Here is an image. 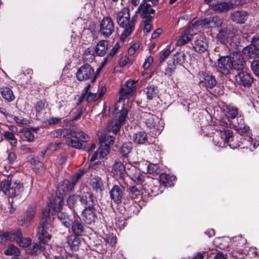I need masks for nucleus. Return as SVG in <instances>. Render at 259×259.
Returning <instances> with one entry per match:
<instances>
[{"label":"nucleus","mask_w":259,"mask_h":259,"mask_svg":"<svg viewBox=\"0 0 259 259\" xmlns=\"http://www.w3.org/2000/svg\"><path fill=\"white\" fill-rule=\"evenodd\" d=\"M115 135H107V137L105 134L101 133L99 137L100 146L98 147L95 144H93L88 149V152L90 160V166L96 169L97 165L101 164V162L99 161L94 163L93 162L98 158H104L109 153L110 150L109 145L113 143Z\"/></svg>","instance_id":"1"},{"label":"nucleus","mask_w":259,"mask_h":259,"mask_svg":"<svg viewBox=\"0 0 259 259\" xmlns=\"http://www.w3.org/2000/svg\"><path fill=\"white\" fill-rule=\"evenodd\" d=\"M136 16L130 17V10L123 8L116 13V20L117 24L123 29L121 33L122 38H126L134 31L136 22Z\"/></svg>","instance_id":"2"},{"label":"nucleus","mask_w":259,"mask_h":259,"mask_svg":"<svg viewBox=\"0 0 259 259\" xmlns=\"http://www.w3.org/2000/svg\"><path fill=\"white\" fill-rule=\"evenodd\" d=\"M139 120L141 123L145 124L147 130L153 135L157 136L160 134L163 128V123L157 116L150 112L142 111L139 113Z\"/></svg>","instance_id":"3"},{"label":"nucleus","mask_w":259,"mask_h":259,"mask_svg":"<svg viewBox=\"0 0 259 259\" xmlns=\"http://www.w3.org/2000/svg\"><path fill=\"white\" fill-rule=\"evenodd\" d=\"M0 189L6 195L14 198L21 194L24 187L22 183L13 181L11 177H8L1 182Z\"/></svg>","instance_id":"4"},{"label":"nucleus","mask_w":259,"mask_h":259,"mask_svg":"<svg viewBox=\"0 0 259 259\" xmlns=\"http://www.w3.org/2000/svg\"><path fill=\"white\" fill-rule=\"evenodd\" d=\"M67 135L71 138H74L77 139L74 140L69 138L66 142L67 145L77 149L82 148V145L81 142H87L90 139L89 136L81 131L70 130L67 132Z\"/></svg>","instance_id":"5"},{"label":"nucleus","mask_w":259,"mask_h":259,"mask_svg":"<svg viewBox=\"0 0 259 259\" xmlns=\"http://www.w3.org/2000/svg\"><path fill=\"white\" fill-rule=\"evenodd\" d=\"M233 132L228 129L222 131V130H217L212 136V141L214 145L218 147H224L226 144L233 149L230 144H229L230 140L232 138Z\"/></svg>","instance_id":"6"},{"label":"nucleus","mask_w":259,"mask_h":259,"mask_svg":"<svg viewBox=\"0 0 259 259\" xmlns=\"http://www.w3.org/2000/svg\"><path fill=\"white\" fill-rule=\"evenodd\" d=\"M76 77L80 81L90 80L92 83H94L96 80L97 74L90 64H85L78 69Z\"/></svg>","instance_id":"7"},{"label":"nucleus","mask_w":259,"mask_h":259,"mask_svg":"<svg viewBox=\"0 0 259 259\" xmlns=\"http://www.w3.org/2000/svg\"><path fill=\"white\" fill-rule=\"evenodd\" d=\"M205 3L211 7L216 13H223L228 12L234 8V4L232 0L223 1L222 0H204Z\"/></svg>","instance_id":"8"},{"label":"nucleus","mask_w":259,"mask_h":259,"mask_svg":"<svg viewBox=\"0 0 259 259\" xmlns=\"http://www.w3.org/2000/svg\"><path fill=\"white\" fill-rule=\"evenodd\" d=\"M52 224L49 220H46L42 222L37 228V237L40 242L46 243L49 241L51 238V235L49 232L52 228Z\"/></svg>","instance_id":"9"},{"label":"nucleus","mask_w":259,"mask_h":259,"mask_svg":"<svg viewBox=\"0 0 259 259\" xmlns=\"http://www.w3.org/2000/svg\"><path fill=\"white\" fill-rule=\"evenodd\" d=\"M115 26L112 19L109 16L103 18L100 23L99 33L105 38L109 37L114 32Z\"/></svg>","instance_id":"10"},{"label":"nucleus","mask_w":259,"mask_h":259,"mask_svg":"<svg viewBox=\"0 0 259 259\" xmlns=\"http://www.w3.org/2000/svg\"><path fill=\"white\" fill-rule=\"evenodd\" d=\"M80 203L85 205V207L95 206L97 200L94 195L90 191L89 188L85 186L79 191L78 194Z\"/></svg>","instance_id":"11"},{"label":"nucleus","mask_w":259,"mask_h":259,"mask_svg":"<svg viewBox=\"0 0 259 259\" xmlns=\"http://www.w3.org/2000/svg\"><path fill=\"white\" fill-rule=\"evenodd\" d=\"M125 176H127L134 182L141 184L144 180V176L142 175L136 166L131 163H126Z\"/></svg>","instance_id":"12"},{"label":"nucleus","mask_w":259,"mask_h":259,"mask_svg":"<svg viewBox=\"0 0 259 259\" xmlns=\"http://www.w3.org/2000/svg\"><path fill=\"white\" fill-rule=\"evenodd\" d=\"M98 213L95 206L85 207L82 212V219L87 224H94L98 220Z\"/></svg>","instance_id":"13"},{"label":"nucleus","mask_w":259,"mask_h":259,"mask_svg":"<svg viewBox=\"0 0 259 259\" xmlns=\"http://www.w3.org/2000/svg\"><path fill=\"white\" fill-rule=\"evenodd\" d=\"M200 84L206 88L211 89L217 84V80L215 77L211 74L202 72L199 73Z\"/></svg>","instance_id":"14"},{"label":"nucleus","mask_w":259,"mask_h":259,"mask_svg":"<svg viewBox=\"0 0 259 259\" xmlns=\"http://www.w3.org/2000/svg\"><path fill=\"white\" fill-rule=\"evenodd\" d=\"M35 215V206L28 207L24 216H20L18 219V224L20 226L28 227Z\"/></svg>","instance_id":"15"},{"label":"nucleus","mask_w":259,"mask_h":259,"mask_svg":"<svg viewBox=\"0 0 259 259\" xmlns=\"http://www.w3.org/2000/svg\"><path fill=\"white\" fill-rule=\"evenodd\" d=\"M235 80L239 85L244 87H249L253 82V77L249 73L241 71L236 75Z\"/></svg>","instance_id":"16"},{"label":"nucleus","mask_w":259,"mask_h":259,"mask_svg":"<svg viewBox=\"0 0 259 259\" xmlns=\"http://www.w3.org/2000/svg\"><path fill=\"white\" fill-rule=\"evenodd\" d=\"M70 227L72 233L76 236H83L85 233V226L79 218L73 217Z\"/></svg>","instance_id":"17"},{"label":"nucleus","mask_w":259,"mask_h":259,"mask_svg":"<svg viewBox=\"0 0 259 259\" xmlns=\"http://www.w3.org/2000/svg\"><path fill=\"white\" fill-rule=\"evenodd\" d=\"M135 12L136 15L140 14L142 18L152 19L155 13V10L151 7L150 4L147 1L145 2V4L142 6L139 12H137V10H136Z\"/></svg>","instance_id":"18"},{"label":"nucleus","mask_w":259,"mask_h":259,"mask_svg":"<svg viewBox=\"0 0 259 259\" xmlns=\"http://www.w3.org/2000/svg\"><path fill=\"white\" fill-rule=\"evenodd\" d=\"M232 62L229 56L221 57L218 59V68L219 71L227 74L232 68Z\"/></svg>","instance_id":"19"},{"label":"nucleus","mask_w":259,"mask_h":259,"mask_svg":"<svg viewBox=\"0 0 259 259\" xmlns=\"http://www.w3.org/2000/svg\"><path fill=\"white\" fill-rule=\"evenodd\" d=\"M232 62V68L242 70L245 66V61L242 55L238 52H233L230 56Z\"/></svg>","instance_id":"20"},{"label":"nucleus","mask_w":259,"mask_h":259,"mask_svg":"<svg viewBox=\"0 0 259 259\" xmlns=\"http://www.w3.org/2000/svg\"><path fill=\"white\" fill-rule=\"evenodd\" d=\"M248 13L243 10H237L232 12L230 18L232 21L237 24H244L247 20Z\"/></svg>","instance_id":"21"},{"label":"nucleus","mask_w":259,"mask_h":259,"mask_svg":"<svg viewBox=\"0 0 259 259\" xmlns=\"http://www.w3.org/2000/svg\"><path fill=\"white\" fill-rule=\"evenodd\" d=\"M193 47L194 50L198 53H202L205 52L208 47V43L206 37L204 36H201L197 38L194 41Z\"/></svg>","instance_id":"22"},{"label":"nucleus","mask_w":259,"mask_h":259,"mask_svg":"<svg viewBox=\"0 0 259 259\" xmlns=\"http://www.w3.org/2000/svg\"><path fill=\"white\" fill-rule=\"evenodd\" d=\"M126 163L123 164L119 160H116L113 165L112 173L116 177L123 179L125 176Z\"/></svg>","instance_id":"23"},{"label":"nucleus","mask_w":259,"mask_h":259,"mask_svg":"<svg viewBox=\"0 0 259 259\" xmlns=\"http://www.w3.org/2000/svg\"><path fill=\"white\" fill-rule=\"evenodd\" d=\"M122 189L118 185H114L110 191L111 199L116 204L121 202L123 198Z\"/></svg>","instance_id":"24"},{"label":"nucleus","mask_w":259,"mask_h":259,"mask_svg":"<svg viewBox=\"0 0 259 259\" xmlns=\"http://www.w3.org/2000/svg\"><path fill=\"white\" fill-rule=\"evenodd\" d=\"M14 237L13 241H16L20 246L26 247L31 245V239L29 238L22 237V232L19 230L14 231Z\"/></svg>","instance_id":"25"},{"label":"nucleus","mask_w":259,"mask_h":259,"mask_svg":"<svg viewBox=\"0 0 259 259\" xmlns=\"http://www.w3.org/2000/svg\"><path fill=\"white\" fill-rule=\"evenodd\" d=\"M242 53L247 59H255L259 57V49L251 44L244 48Z\"/></svg>","instance_id":"26"},{"label":"nucleus","mask_w":259,"mask_h":259,"mask_svg":"<svg viewBox=\"0 0 259 259\" xmlns=\"http://www.w3.org/2000/svg\"><path fill=\"white\" fill-rule=\"evenodd\" d=\"M159 181L156 180L157 184L163 185L164 187H170L173 185L174 181L176 180V177L170 176L165 174H161L159 176Z\"/></svg>","instance_id":"27"},{"label":"nucleus","mask_w":259,"mask_h":259,"mask_svg":"<svg viewBox=\"0 0 259 259\" xmlns=\"http://www.w3.org/2000/svg\"><path fill=\"white\" fill-rule=\"evenodd\" d=\"M108 47V42L106 40H101L96 45L95 53L98 56H104L107 52Z\"/></svg>","instance_id":"28"},{"label":"nucleus","mask_w":259,"mask_h":259,"mask_svg":"<svg viewBox=\"0 0 259 259\" xmlns=\"http://www.w3.org/2000/svg\"><path fill=\"white\" fill-rule=\"evenodd\" d=\"M193 38V34L190 33V29L187 28L180 35L177 41V45L181 46L189 42Z\"/></svg>","instance_id":"29"},{"label":"nucleus","mask_w":259,"mask_h":259,"mask_svg":"<svg viewBox=\"0 0 259 259\" xmlns=\"http://www.w3.org/2000/svg\"><path fill=\"white\" fill-rule=\"evenodd\" d=\"M73 189L72 185L70 184V181L68 180H64L58 186L57 192L60 195H63L67 192L71 191Z\"/></svg>","instance_id":"30"},{"label":"nucleus","mask_w":259,"mask_h":259,"mask_svg":"<svg viewBox=\"0 0 259 259\" xmlns=\"http://www.w3.org/2000/svg\"><path fill=\"white\" fill-rule=\"evenodd\" d=\"M222 111L227 118L229 119H234L239 114L238 109L230 105L224 106Z\"/></svg>","instance_id":"31"},{"label":"nucleus","mask_w":259,"mask_h":259,"mask_svg":"<svg viewBox=\"0 0 259 259\" xmlns=\"http://www.w3.org/2000/svg\"><path fill=\"white\" fill-rule=\"evenodd\" d=\"M142 194V186L138 185L130 188L128 195L133 201H136V200H138L141 198Z\"/></svg>","instance_id":"32"},{"label":"nucleus","mask_w":259,"mask_h":259,"mask_svg":"<svg viewBox=\"0 0 259 259\" xmlns=\"http://www.w3.org/2000/svg\"><path fill=\"white\" fill-rule=\"evenodd\" d=\"M59 220L64 227L67 228H70L71 222L73 218L68 215L67 213L59 211L57 214Z\"/></svg>","instance_id":"33"},{"label":"nucleus","mask_w":259,"mask_h":259,"mask_svg":"<svg viewBox=\"0 0 259 259\" xmlns=\"http://www.w3.org/2000/svg\"><path fill=\"white\" fill-rule=\"evenodd\" d=\"M75 235H71L67 237V243L72 250L77 249L80 243V239Z\"/></svg>","instance_id":"34"},{"label":"nucleus","mask_w":259,"mask_h":259,"mask_svg":"<svg viewBox=\"0 0 259 259\" xmlns=\"http://www.w3.org/2000/svg\"><path fill=\"white\" fill-rule=\"evenodd\" d=\"M133 141L137 144H143L147 141V135L145 132H139L133 135Z\"/></svg>","instance_id":"35"},{"label":"nucleus","mask_w":259,"mask_h":259,"mask_svg":"<svg viewBox=\"0 0 259 259\" xmlns=\"http://www.w3.org/2000/svg\"><path fill=\"white\" fill-rule=\"evenodd\" d=\"M149 99H154L158 96V89L154 85H149L144 90Z\"/></svg>","instance_id":"36"},{"label":"nucleus","mask_w":259,"mask_h":259,"mask_svg":"<svg viewBox=\"0 0 259 259\" xmlns=\"http://www.w3.org/2000/svg\"><path fill=\"white\" fill-rule=\"evenodd\" d=\"M236 117L238 123L237 125H235L236 129L241 134H242L244 133H246L249 130V126L245 125L243 117L241 115L238 116H237Z\"/></svg>","instance_id":"37"},{"label":"nucleus","mask_w":259,"mask_h":259,"mask_svg":"<svg viewBox=\"0 0 259 259\" xmlns=\"http://www.w3.org/2000/svg\"><path fill=\"white\" fill-rule=\"evenodd\" d=\"M90 185L92 188L96 192L102 191V181L98 176H95L91 179Z\"/></svg>","instance_id":"38"},{"label":"nucleus","mask_w":259,"mask_h":259,"mask_svg":"<svg viewBox=\"0 0 259 259\" xmlns=\"http://www.w3.org/2000/svg\"><path fill=\"white\" fill-rule=\"evenodd\" d=\"M1 93L2 97L8 102H11L15 98L12 90L9 88H2L1 89Z\"/></svg>","instance_id":"39"},{"label":"nucleus","mask_w":259,"mask_h":259,"mask_svg":"<svg viewBox=\"0 0 259 259\" xmlns=\"http://www.w3.org/2000/svg\"><path fill=\"white\" fill-rule=\"evenodd\" d=\"M135 91L131 88L128 89L124 87H122L120 90V97L121 99L124 100L132 97L134 95Z\"/></svg>","instance_id":"40"},{"label":"nucleus","mask_w":259,"mask_h":259,"mask_svg":"<svg viewBox=\"0 0 259 259\" xmlns=\"http://www.w3.org/2000/svg\"><path fill=\"white\" fill-rule=\"evenodd\" d=\"M86 172L85 169H78L71 178L70 184L74 188L75 185L80 178Z\"/></svg>","instance_id":"41"},{"label":"nucleus","mask_w":259,"mask_h":259,"mask_svg":"<svg viewBox=\"0 0 259 259\" xmlns=\"http://www.w3.org/2000/svg\"><path fill=\"white\" fill-rule=\"evenodd\" d=\"M124 100L119 98L118 101L114 105L113 113L114 114L118 115V114L122 113L123 110H127L124 109Z\"/></svg>","instance_id":"42"},{"label":"nucleus","mask_w":259,"mask_h":259,"mask_svg":"<svg viewBox=\"0 0 259 259\" xmlns=\"http://www.w3.org/2000/svg\"><path fill=\"white\" fill-rule=\"evenodd\" d=\"M121 125L116 119L109 122L107 125V130L109 131L112 132L114 135H116L119 131Z\"/></svg>","instance_id":"43"},{"label":"nucleus","mask_w":259,"mask_h":259,"mask_svg":"<svg viewBox=\"0 0 259 259\" xmlns=\"http://www.w3.org/2000/svg\"><path fill=\"white\" fill-rule=\"evenodd\" d=\"M229 32L227 29L220 30L217 35V38L222 44H226L228 41Z\"/></svg>","instance_id":"44"},{"label":"nucleus","mask_w":259,"mask_h":259,"mask_svg":"<svg viewBox=\"0 0 259 259\" xmlns=\"http://www.w3.org/2000/svg\"><path fill=\"white\" fill-rule=\"evenodd\" d=\"M5 254L7 255L18 256L20 254V251L18 247L13 244H9L5 251Z\"/></svg>","instance_id":"45"},{"label":"nucleus","mask_w":259,"mask_h":259,"mask_svg":"<svg viewBox=\"0 0 259 259\" xmlns=\"http://www.w3.org/2000/svg\"><path fill=\"white\" fill-rule=\"evenodd\" d=\"M3 136L6 139L10 141L11 146H16L17 143V139L15 138L13 133L10 131H6L4 133Z\"/></svg>","instance_id":"46"},{"label":"nucleus","mask_w":259,"mask_h":259,"mask_svg":"<svg viewBox=\"0 0 259 259\" xmlns=\"http://www.w3.org/2000/svg\"><path fill=\"white\" fill-rule=\"evenodd\" d=\"M147 0H130V5L132 10L136 8L137 12H139L141 7L143 5L145 4Z\"/></svg>","instance_id":"47"},{"label":"nucleus","mask_w":259,"mask_h":259,"mask_svg":"<svg viewBox=\"0 0 259 259\" xmlns=\"http://www.w3.org/2000/svg\"><path fill=\"white\" fill-rule=\"evenodd\" d=\"M21 132L28 142H31L33 141L34 136L31 131V130L24 127L21 130Z\"/></svg>","instance_id":"48"},{"label":"nucleus","mask_w":259,"mask_h":259,"mask_svg":"<svg viewBox=\"0 0 259 259\" xmlns=\"http://www.w3.org/2000/svg\"><path fill=\"white\" fill-rule=\"evenodd\" d=\"M14 231L3 233L0 235V243L4 244L7 240L13 241V239H14Z\"/></svg>","instance_id":"49"},{"label":"nucleus","mask_w":259,"mask_h":259,"mask_svg":"<svg viewBox=\"0 0 259 259\" xmlns=\"http://www.w3.org/2000/svg\"><path fill=\"white\" fill-rule=\"evenodd\" d=\"M78 197V195L75 194L70 195L68 197L67 199V203L70 209H72L74 208L75 205L77 203Z\"/></svg>","instance_id":"50"},{"label":"nucleus","mask_w":259,"mask_h":259,"mask_svg":"<svg viewBox=\"0 0 259 259\" xmlns=\"http://www.w3.org/2000/svg\"><path fill=\"white\" fill-rule=\"evenodd\" d=\"M132 149V143L131 142L124 143L120 148L121 153L123 155H126Z\"/></svg>","instance_id":"51"},{"label":"nucleus","mask_w":259,"mask_h":259,"mask_svg":"<svg viewBox=\"0 0 259 259\" xmlns=\"http://www.w3.org/2000/svg\"><path fill=\"white\" fill-rule=\"evenodd\" d=\"M153 185H150V192L151 195L156 196L161 193L162 191L160 190L159 186H158L159 184L156 183V180H153Z\"/></svg>","instance_id":"52"},{"label":"nucleus","mask_w":259,"mask_h":259,"mask_svg":"<svg viewBox=\"0 0 259 259\" xmlns=\"http://www.w3.org/2000/svg\"><path fill=\"white\" fill-rule=\"evenodd\" d=\"M120 48V45L118 42H116L113 48L111 49L108 55L104 58V62L103 63L102 66L104 65V64L107 61V60L110 58H112L117 52L118 50Z\"/></svg>","instance_id":"53"},{"label":"nucleus","mask_w":259,"mask_h":259,"mask_svg":"<svg viewBox=\"0 0 259 259\" xmlns=\"http://www.w3.org/2000/svg\"><path fill=\"white\" fill-rule=\"evenodd\" d=\"M148 167V171L146 173L153 174V176H155V174H159L161 171L160 167L156 164L149 163Z\"/></svg>","instance_id":"54"},{"label":"nucleus","mask_w":259,"mask_h":259,"mask_svg":"<svg viewBox=\"0 0 259 259\" xmlns=\"http://www.w3.org/2000/svg\"><path fill=\"white\" fill-rule=\"evenodd\" d=\"M149 164V162L147 161L144 160L139 162L138 163V167L140 172L142 171L143 173H146L148 171Z\"/></svg>","instance_id":"55"},{"label":"nucleus","mask_w":259,"mask_h":259,"mask_svg":"<svg viewBox=\"0 0 259 259\" xmlns=\"http://www.w3.org/2000/svg\"><path fill=\"white\" fill-rule=\"evenodd\" d=\"M185 60V55L183 52H177L174 57V61L177 63L182 64Z\"/></svg>","instance_id":"56"},{"label":"nucleus","mask_w":259,"mask_h":259,"mask_svg":"<svg viewBox=\"0 0 259 259\" xmlns=\"http://www.w3.org/2000/svg\"><path fill=\"white\" fill-rule=\"evenodd\" d=\"M118 114L119 116H116V119H115L120 124V125H121L124 123V121L126 120L127 115V110H123L122 113H120Z\"/></svg>","instance_id":"57"},{"label":"nucleus","mask_w":259,"mask_h":259,"mask_svg":"<svg viewBox=\"0 0 259 259\" xmlns=\"http://www.w3.org/2000/svg\"><path fill=\"white\" fill-rule=\"evenodd\" d=\"M251 68L254 74L259 77V60H254L251 63Z\"/></svg>","instance_id":"58"},{"label":"nucleus","mask_w":259,"mask_h":259,"mask_svg":"<svg viewBox=\"0 0 259 259\" xmlns=\"http://www.w3.org/2000/svg\"><path fill=\"white\" fill-rule=\"evenodd\" d=\"M211 25L214 27H221L223 23V19L218 16L211 17Z\"/></svg>","instance_id":"59"},{"label":"nucleus","mask_w":259,"mask_h":259,"mask_svg":"<svg viewBox=\"0 0 259 259\" xmlns=\"http://www.w3.org/2000/svg\"><path fill=\"white\" fill-rule=\"evenodd\" d=\"M232 124V122L228 118L222 119L219 121V125L222 127L221 129L222 131L226 130L225 128L230 126Z\"/></svg>","instance_id":"60"},{"label":"nucleus","mask_w":259,"mask_h":259,"mask_svg":"<svg viewBox=\"0 0 259 259\" xmlns=\"http://www.w3.org/2000/svg\"><path fill=\"white\" fill-rule=\"evenodd\" d=\"M40 250V245L37 243L34 242L32 245L30 246L28 252L30 254H35Z\"/></svg>","instance_id":"61"},{"label":"nucleus","mask_w":259,"mask_h":259,"mask_svg":"<svg viewBox=\"0 0 259 259\" xmlns=\"http://www.w3.org/2000/svg\"><path fill=\"white\" fill-rule=\"evenodd\" d=\"M86 101L88 103L95 102L98 100L97 94L92 92H89L86 97Z\"/></svg>","instance_id":"62"},{"label":"nucleus","mask_w":259,"mask_h":259,"mask_svg":"<svg viewBox=\"0 0 259 259\" xmlns=\"http://www.w3.org/2000/svg\"><path fill=\"white\" fill-rule=\"evenodd\" d=\"M171 53L170 49H165L162 53L160 57L159 61L160 62H164L165 59L168 57Z\"/></svg>","instance_id":"63"},{"label":"nucleus","mask_w":259,"mask_h":259,"mask_svg":"<svg viewBox=\"0 0 259 259\" xmlns=\"http://www.w3.org/2000/svg\"><path fill=\"white\" fill-rule=\"evenodd\" d=\"M151 19H147L144 22V32L146 33H148L152 28V25L150 23Z\"/></svg>","instance_id":"64"}]
</instances>
